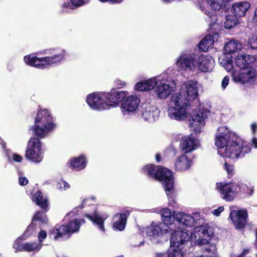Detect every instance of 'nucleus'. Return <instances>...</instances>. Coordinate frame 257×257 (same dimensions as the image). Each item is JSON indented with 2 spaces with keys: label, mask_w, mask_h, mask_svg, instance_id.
<instances>
[{
  "label": "nucleus",
  "mask_w": 257,
  "mask_h": 257,
  "mask_svg": "<svg viewBox=\"0 0 257 257\" xmlns=\"http://www.w3.org/2000/svg\"><path fill=\"white\" fill-rule=\"evenodd\" d=\"M217 148L220 156L233 160L243 158L246 153L250 152V149L245 147L244 142L235 134L232 135V139L225 145Z\"/></svg>",
  "instance_id": "1"
},
{
  "label": "nucleus",
  "mask_w": 257,
  "mask_h": 257,
  "mask_svg": "<svg viewBox=\"0 0 257 257\" xmlns=\"http://www.w3.org/2000/svg\"><path fill=\"white\" fill-rule=\"evenodd\" d=\"M55 124L53 123L52 117L47 109L39 110L35 118V124L30 130L35 135L42 138L48 132L54 128Z\"/></svg>",
  "instance_id": "2"
},
{
  "label": "nucleus",
  "mask_w": 257,
  "mask_h": 257,
  "mask_svg": "<svg viewBox=\"0 0 257 257\" xmlns=\"http://www.w3.org/2000/svg\"><path fill=\"white\" fill-rule=\"evenodd\" d=\"M171 100L174 106L168 109L170 118L177 120L184 119L187 116L189 99L183 94L177 93L172 96Z\"/></svg>",
  "instance_id": "3"
},
{
  "label": "nucleus",
  "mask_w": 257,
  "mask_h": 257,
  "mask_svg": "<svg viewBox=\"0 0 257 257\" xmlns=\"http://www.w3.org/2000/svg\"><path fill=\"white\" fill-rule=\"evenodd\" d=\"M25 157L29 161L40 163L43 158L42 144L39 138L32 137L28 143Z\"/></svg>",
  "instance_id": "4"
},
{
  "label": "nucleus",
  "mask_w": 257,
  "mask_h": 257,
  "mask_svg": "<svg viewBox=\"0 0 257 257\" xmlns=\"http://www.w3.org/2000/svg\"><path fill=\"white\" fill-rule=\"evenodd\" d=\"M156 178L162 182L169 200L173 199L172 194L174 192V179L172 172L167 168H158L156 172Z\"/></svg>",
  "instance_id": "5"
},
{
  "label": "nucleus",
  "mask_w": 257,
  "mask_h": 257,
  "mask_svg": "<svg viewBox=\"0 0 257 257\" xmlns=\"http://www.w3.org/2000/svg\"><path fill=\"white\" fill-rule=\"evenodd\" d=\"M63 57V54H59L38 58L34 55H30L26 56L24 57V60L27 64L31 66L44 68L46 65H50L59 62Z\"/></svg>",
  "instance_id": "6"
},
{
  "label": "nucleus",
  "mask_w": 257,
  "mask_h": 257,
  "mask_svg": "<svg viewBox=\"0 0 257 257\" xmlns=\"http://www.w3.org/2000/svg\"><path fill=\"white\" fill-rule=\"evenodd\" d=\"M198 54L194 53L183 52L178 58L176 64L180 71H195Z\"/></svg>",
  "instance_id": "7"
},
{
  "label": "nucleus",
  "mask_w": 257,
  "mask_h": 257,
  "mask_svg": "<svg viewBox=\"0 0 257 257\" xmlns=\"http://www.w3.org/2000/svg\"><path fill=\"white\" fill-rule=\"evenodd\" d=\"M155 89V95L159 99H165L168 97L176 87L175 81L171 78L163 80L157 85Z\"/></svg>",
  "instance_id": "8"
},
{
  "label": "nucleus",
  "mask_w": 257,
  "mask_h": 257,
  "mask_svg": "<svg viewBox=\"0 0 257 257\" xmlns=\"http://www.w3.org/2000/svg\"><path fill=\"white\" fill-rule=\"evenodd\" d=\"M84 222L83 219L74 220L69 222L68 225H61L58 228L53 230L54 237L57 239L59 237L70 235L79 230L80 225Z\"/></svg>",
  "instance_id": "9"
},
{
  "label": "nucleus",
  "mask_w": 257,
  "mask_h": 257,
  "mask_svg": "<svg viewBox=\"0 0 257 257\" xmlns=\"http://www.w3.org/2000/svg\"><path fill=\"white\" fill-rule=\"evenodd\" d=\"M217 188L220 192L222 198L229 201L236 196L241 187L238 184L220 183L219 186L217 184Z\"/></svg>",
  "instance_id": "10"
},
{
  "label": "nucleus",
  "mask_w": 257,
  "mask_h": 257,
  "mask_svg": "<svg viewBox=\"0 0 257 257\" xmlns=\"http://www.w3.org/2000/svg\"><path fill=\"white\" fill-rule=\"evenodd\" d=\"M206 112L198 110L194 112L189 119V125L191 128L196 132H199L201 128L205 125V119L207 118Z\"/></svg>",
  "instance_id": "11"
},
{
  "label": "nucleus",
  "mask_w": 257,
  "mask_h": 257,
  "mask_svg": "<svg viewBox=\"0 0 257 257\" xmlns=\"http://www.w3.org/2000/svg\"><path fill=\"white\" fill-rule=\"evenodd\" d=\"M104 93H93L87 96V102L89 106L94 109L105 108L106 103Z\"/></svg>",
  "instance_id": "12"
},
{
  "label": "nucleus",
  "mask_w": 257,
  "mask_h": 257,
  "mask_svg": "<svg viewBox=\"0 0 257 257\" xmlns=\"http://www.w3.org/2000/svg\"><path fill=\"white\" fill-rule=\"evenodd\" d=\"M229 217L235 227L237 229H241L246 223L247 214L245 210H232Z\"/></svg>",
  "instance_id": "13"
},
{
  "label": "nucleus",
  "mask_w": 257,
  "mask_h": 257,
  "mask_svg": "<svg viewBox=\"0 0 257 257\" xmlns=\"http://www.w3.org/2000/svg\"><path fill=\"white\" fill-rule=\"evenodd\" d=\"M142 113L145 120L152 122L159 117L160 110L156 106L145 102L142 104Z\"/></svg>",
  "instance_id": "14"
},
{
  "label": "nucleus",
  "mask_w": 257,
  "mask_h": 257,
  "mask_svg": "<svg viewBox=\"0 0 257 257\" xmlns=\"http://www.w3.org/2000/svg\"><path fill=\"white\" fill-rule=\"evenodd\" d=\"M140 103V98L136 95H131L127 97L121 105V111L124 115L135 112Z\"/></svg>",
  "instance_id": "15"
},
{
  "label": "nucleus",
  "mask_w": 257,
  "mask_h": 257,
  "mask_svg": "<svg viewBox=\"0 0 257 257\" xmlns=\"http://www.w3.org/2000/svg\"><path fill=\"white\" fill-rule=\"evenodd\" d=\"M199 141L192 136H186L181 140L180 148L185 154L190 153L199 147Z\"/></svg>",
  "instance_id": "16"
},
{
  "label": "nucleus",
  "mask_w": 257,
  "mask_h": 257,
  "mask_svg": "<svg viewBox=\"0 0 257 257\" xmlns=\"http://www.w3.org/2000/svg\"><path fill=\"white\" fill-rule=\"evenodd\" d=\"M197 83V81L189 80L181 85L182 92L187 95L189 100L194 99L198 95Z\"/></svg>",
  "instance_id": "17"
},
{
  "label": "nucleus",
  "mask_w": 257,
  "mask_h": 257,
  "mask_svg": "<svg viewBox=\"0 0 257 257\" xmlns=\"http://www.w3.org/2000/svg\"><path fill=\"white\" fill-rule=\"evenodd\" d=\"M233 133H230L225 126H221L218 127L216 134L215 144L217 147L225 145L228 141L232 139V135Z\"/></svg>",
  "instance_id": "18"
},
{
  "label": "nucleus",
  "mask_w": 257,
  "mask_h": 257,
  "mask_svg": "<svg viewBox=\"0 0 257 257\" xmlns=\"http://www.w3.org/2000/svg\"><path fill=\"white\" fill-rule=\"evenodd\" d=\"M104 94V102L106 106H115L121 102L126 96L125 93L123 91H113Z\"/></svg>",
  "instance_id": "19"
},
{
  "label": "nucleus",
  "mask_w": 257,
  "mask_h": 257,
  "mask_svg": "<svg viewBox=\"0 0 257 257\" xmlns=\"http://www.w3.org/2000/svg\"><path fill=\"white\" fill-rule=\"evenodd\" d=\"M197 63L196 70L198 69L204 72L210 71L214 66V62L212 58L203 55H198Z\"/></svg>",
  "instance_id": "20"
},
{
  "label": "nucleus",
  "mask_w": 257,
  "mask_h": 257,
  "mask_svg": "<svg viewBox=\"0 0 257 257\" xmlns=\"http://www.w3.org/2000/svg\"><path fill=\"white\" fill-rule=\"evenodd\" d=\"M169 226H166L162 223L158 224H152L151 226L148 228L147 234L149 236L158 237L163 235L169 232Z\"/></svg>",
  "instance_id": "21"
},
{
  "label": "nucleus",
  "mask_w": 257,
  "mask_h": 257,
  "mask_svg": "<svg viewBox=\"0 0 257 257\" xmlns=\"http://www.w3.org/2000/svg\"><path fill=\"white\" fill-rule=\"evenodd\" d=\"M198 232L201 244H206L213 235L212 228L207 225H203L196 228Z\"/></svg>",
  "instance_id": "22"
},
{
  "label": "nucleus",
  "mask_w": 257,
  "mask_h": 257,
  "mask_svg": "<svg viewBox=\"0 0 257 257\" xmlns=\"http://www.w3.org/2000/svg\"><path fill=\"white\" fill-rule=\"evenodd\" d=\"M254 61V58L251 55H238L235 57L234 63L235 65L240 69H245Z\"/></svg>",
  "instance_id": "23"
},
{
  "label": "nucleus",
  "mask_w": 257,
  "mask_h": 257,
  "mask_svg": "<svg viewBox=\"0 0 257 257\" xmlns=\"http://www.w3.org/2000/svg\"><path fill=\"white\" fill-rule=\"evenodd\" d=\"M250 7L248 2H244L235 3L232 7V13L236 17H243Z\"/></svg>",
  "instance_id": "24"
},
{
  "label": "nucleus",
  "mask_w": 257,
  "mask_h": 257,
  "mask_svg": "<svg viewBox=\"0 0 257 257\" xmlns=\"http://www.w3.org/2000/svg\"><path fill=\"white\" fill-rule=\"evenodd\" d=\"M32 200L36 204L40 206L46 212L48 210V199L47 197H44L41 192H36L33 196Z\"/></svg>",
  "instance_id": "25"
},
{
  "label": "nucleus",
  "mask_w": 257,
  "mask_h": 257,
  "mask_svg": "<svg viewBox=\"0 0 257 257\" xmlns=\"http://www.w3.org/2000/svg\"><path fill=\"white\" fill-rule=\"evenodd\" d=\"M256 72L252 69L247 72L240 73L237 76H235L234 79L235 81L241 83H249L253 81V79L256 77Z\"/></svg>",
  "instance_id": "26"
},
{
  "label": "nucleus",
  "mask_w": 257,
  "mask_h": 257,
  "mask_svg": "<svg viewBox=\"0 0 257 257\" xmlns=\"http://www.w3.org/2000/svg\"><path fill=\"white\" fill-rule=\"evenodd\" d=\"M42 247L41 243L36 242H26L23 244L18 245L15 247L17 251H25L28 252H37Z\"/></svg>",
  "instance_id": "27"
},
{
  "label": "nucleus",
  "mask_w": 257,
  "mask_h": 257,
  "mask_svg": "<svg viewBox=\"0 0 257 257\" xmlns=\"http://www.w3.org/2000/svg\"><path fill=\"white\" fill-rule=\"evenodd\" d=\"M157 83L156 78H152L148 80L137 83L135 88L136 90L139 91H149L153 89L156 85Z\"/></svg>",
  "instance_id": "28"
},
{
  "label": "nucleus",
  "mask_w": 257,
  "mask_h": 257,
  "mask_svg": "<svg viewBox=\"0 0 257 257\" xmlns=\"http://www.w3.org/2000/svg\"><path fill=\"white\" fill-rule=\"evenodd\" d=\"M129 215L128 211L124 214H116L113 217V227L118 230H122L125 227L126 217Z\"/></svg>",
  "instance_id": "29"
},
{
  "label": "nucleus",
  "mask_w": 257,
  "mask_h": 257,
  "mask_svg": "<svg viewBox=\"0 0 257 257\" xmlns=\"http://www.w3.org/2000/svg\"><path fill=\"white\" fill-rule=\"evenodd\" d=\"M191 165V162L190 160L184 155L178 157L175 163L176 169L180 171L188 169Z\"/></svg>",
  "instance_id": "30"
},
{
  "label": "nucleus",
  "mask_w": 257,
  "mask_h": 257,
  "mask_svg": "<svg viewBox=\"0 0 257 257\" xmlns=\"http://www.w3.org/2000/svg\"><path fill=\"white\" fill-rule=\"evenodd\" d=\"M173 215L177 221L185 226H190L194 223V219L193 217L184 213L180 212L175 215Z\"/></svg>",
  "instance_id": "31"
},
{
  "label": "nucleus",
  "mask_w": 257,
  "mask_h": 257,
  "mask_svg": "<svg viewBox=\"0 0 257 257\" xmlns=\"http://www.w3.org/2000/svg\"><path fill=\"white\" fill-rule=\"evenodd\" d=\"M43 212H44L43 211ZM44 212H42L41 211H37L34 214L32 221L30 225L28 227L25 233L27 232H29L31 230H34V229L36 227V224L34 223L35 221H39L41 223H47L48 222L47 218L46 216L44 214Z\"/></svg>",
  "instance_id": "32"
},
{
  "label": "nucleus",
  "mask_w": 257,
  "mask_h": 257,
  "mask_svg": "<svg viewBox=\"0 0 257 257\" xmlns=\"http://www.w3.org/2000/svg\"><path fill=\"white\" fill-rule=\"evenodd\" d=\"M160 214L162 217V221L163 225L168 226L169 225L173 224L174 218L172 217V212L170 209L165 208L160 211Z\"/></svg>",
  "instance_id": "33"
},
{
  "label": "nucleus",
  "mask_w": 257,
  "mask_h": 257,
  "mask_svg": "<svg viewBox=\"0 0 257 257\" xmlns=\"http://www.w3.org/2000/svg\"><path fill=\"white\" fill-rule=\"evenodd\" d=\"M214 43L211 35L206 36L204 39L199 43V49L203 51H207L209 48L211 47Z\"/></svg>",
  "instance_id": "34"
},
{
  "label": "nucleus",
  "mask_w": 257,
  "mask_h": 257,
  "mask_svg": "<svg viewBox=\"0 0 257 257\" xmlns=\"http://www.w3.org/2000/svg\"><path fill=\"white\" fill-rule=\"evenodd\" d=\"M241 44L238 41L232 40L227 43L224 46L226 53H232L241 49Z\"/></svg>",
  "instance_id": "35"
},
{
  "label": "nucleus",
  "mask_w": 257,
  "mask_h": 257,
  "mask_svg": "<svg viewBox=\"0 0 257 257\" xmlns=\"http://www.w3.org/2000/svg\"><path fill=\"white\" fill-rule=\"evenodd\" d=\"M70 166L77 170L84 169L86 166V160L85 158L81 156L78 158L74 159L71 161Z\"/></svg>",
  "instance_id": "36"
},
{
  "label": "nucleus",
  "mask_w": 257,
  "mask_h": 257,
  "mask_svg": "<svg viewBox=\"0 0 257 257\" xmlns=\"http://www.w3.org/2000/svg\"><path fill=\"white\" fill-rule=\"evenodd\" d=\"M239 24V21L235 16L227 15L224 22V27L227 29H231Z\"/></svg>",
  "instance_id": "37"
},
{
  "label": "nucleus",
  "mask_w": 257,
  "mask_h": 257,
  "mask_svg": "<svg viewBox=\"0 0 257 257\" xmlns=\"http://www.w3.org/2000/svg\"><path fill=\"white\" fill-rule=\"evenodd\" d=\"M87 217L94 224L97 226L98 228L101 231L104 232L105 231L104 227V219H102V218L98 214L95 213L93 216L88 215Z\"/></svg>",
  "instance_id": "38"
},
{
  "label": "nucleus",
  "mask_w": 257,
  "mask_h": 257,
  "mask_svg": "<svg viewBox=\"0 0 257 257\" xmlns=\"http://www.w3.org/2000/svg\"><path fill=\"white\" fill-rule=\"evenodd\" d=\"M207 4L212 10H219L226 6L225 0H206Z\"/></svg>",
  "instance_id": "39"
},
{
  "label": "nucleus",
  "mask_w": 257,
  "mask_h": 257,
  "mask_svg": "<svg viewBox=\"0 0 257 257\" xmlns=\"http://www.w3.org/2000/svg\"><path fill=\"white\" fill-rule=\"evenodd\" d=\"M89 0H67L62 5V7L73 9L75 7H79L88 2Z\"/></svg>",
  "instance_id": "40"
},
{
  "label": "nucleus",
  "mask_w": 257,
  "mask_h": 257,
  "mask_svg": "<svg viewBox=\"0 0 257 257\" xmlns=\"http://www.w3.org/2000/svg\"><path fill=\"white\" fill-rule=\"evenodd\" d=\"M159 166H155L154 165H147L145 166L143 169L142 172L144 174L148 175L149 177L155 179L156 178V172Z\"/></svg>",
  "instance_id": "41"
},
{
  "label": "nucleus",
  "mask_w": 257,
  "mask_h": 257,
  "mask_svg": "<svg viewBox=\"0 0 257 257\" xmlns=\"http://www.w3.org/2000/svg\"><path fill=\"white\" fill-rule=\"evenodd\" d=\"M170 242L173 246L178 248H180L181 245L184 244L181 237L176 236V231H175L173 234H172Z\"/></svg>",
  "instance_id": "42"
},
{
  "label": "nucleus",
  "mask_w": 257,
  "mask_h": 257,
  "mask_svg": "<svg viewBox=\"0 0 257 257\" xmlns=\"http://www.w3.org/2000/svg\"><path fill=\"white\" fill-rule=\"evenodd\" d=\"M157 257H183V255L180 250H172L167 254H158Z\"/></svg>",
  "instance_id": "43"
},
{
  "label": "nucleus",
  "mask_w": 257,
  "mask_h": 257,
  "mask_svg": "<svg viewBox=\"0 0 257 257\" xmlns=\"http://www.w3.org/2000/svg\"><path fill=\"white\" fill-rule=\"evenodd\" d=\"M176 236L181 237V238L185 243V242H187L190 239V235L188 234V233L183 230H177L176 231Z\"/></svg>",
  "instance_id": "44"
},
{
  "label": "nucleus",
  "mask_w": 257,
  "mask_h": 257,
  "mask_svg": "<svg viewBox=\"0 0 257 257\" xmlns=\"http://www.w3.org/2000/svg\"><path fill=\"white\" fill-rule=\"evenodd\" d=\"M57 187L60 190H65L70 187V185L68 183L62 180L58 182Z\"/></svg>",
  "instance_id": "45"
},
{
  "label": "nucleus",
  "mask_w": 257,
  "mask_h": 257,
  "mask_svg": "<svg viewBox=\"0 0 257 257\" xmlns=\"http://www.w3.org/2000/svg\"><path fill=\"white\" fill-rule=\"evenodd\" d=\"M248 45L252 49H257V37L254 36L250 38L248 40Z\"/></svg>",
  "instance_id": "46"
},
{
  "label": "nucleus",
  "mask_w": 257,
  "mask_h": 257,
  "mask_svg": "<svg viewBox=\"0 0 257 257\" xmlns=\"http://www.w3.org/2000/svg\"><path fill=\"white\" fill-rule=\"evenodd\" d=\"M204 250L207 252H211L214 254L216 252L217 248L215 244H209L205 247Z\"/></svg>",
  "instance_id": "47"
},
{
  "label": "nucleus",
  "mask_w": 257,
  "mask_h": 257,
  "mask_svg": "<svg viewBox=\"0 0 257 257\" xmlns=\"http://www.w3.org/2000/svg\"><path fill=\"white\" fill-rule=\"evenodd\" d=\"M222 64L223 66L225 69L229 71L232 69L233 65L232 64V60H228L227 61H224V62H220Z\"/></svg>",
  "instance_id": "48"
},
{
  "label": "nucleus",
  "mask_w": 257,
  "mask_h": 257,
  "mask_svg": "<svg viewBox=\"0 0 257 257\" xmlns=\"http://www.w3.org/2000/svg\"><path fill=\"white\" fill-rule=\"evenodd\" d=\"M224 168L229 175H232L234 172V167L232 165H228L226 163L224 164Z\"/></svg>",
  "instance_id": "49"
},
{
  "label": "nucleus",
  "mask_w": 257,
  "mask_h": 257,
  "mask_svg": "<svg viewBox=\"0 0 257 257\" xmlns=\"http://www.w3.org/2000/svg\"><path fill=\"white\" fill-rule=\"evenodd\" d=\"M47 236V233L45 231L42 230L38 234V238L39 240L41 243L43 241V239H45Z\"/></svg>",
  "instance_id": "50"
},
{
  "label": "nucleus",
  "mask_w": 257,
  "mask_h": 257,
  "mask_svg": "<svg viewBox=\"0 0 257 257\" xmlns=\"http://www.w3.org/2000/svg\"><path fill=\"white\" fill-rule=\"evenodd\" d=\"M224 210V207L223 206H219L217 209L214 210L213 211V214L215 216H219L221 212H222Z\"/></svg>",
  "instance_id": "51"
},
{
  "label": "nucleus",
  "mask_w": 257,
  "mask_h": 257,
  "mask_svg": "<svg viewBox=\"0 0 257 257\" xmlns=\"http://www.w3.org/2000/svg\"><path fill=\"white\" fill-rule=\"evenodd\" d=\"M228 82H229V77L228 76H226L223 78V79L222 81V83H221L222 87L223 88H225L228 84Z\"/></svg>",
  "instance_id": "52"
},
{
  "label": "nucleus",
  "mask_w": 257,
  "mask_h": 257,
  "mask_svg": "<svg viewBox=\"0 0 257 257\" xmlns=\"http://www.w3.org/2000/svg\"><path fill=\"white\" fill-rule=\"evenodd\" d=\"M19 181L20 185H26L28 183V180L26 177H19Z\"/></svg>",
  "instance_id": "53"
},
{
  "label": "nucleus",
  "mask_w": 257,
  "mask_h": 257,
  "mask_svg": "<svg viewBox=\"0 0 257 257\" xmlns=\"http://www.w3.org/2000/svg\"><path fill=\"white\" fill-rule=\"evenodd\" d=\"M13 159L17 162H21L22 161V157L18 154H14L13 155Z\"/></svg>",
  "instance_id": "54"
},
{
  "label": "nucleus",
  "mask_w": 257,
  "mask_h": 257,
  "mask_svg": "<svg viewBox=\"0 0 257 257\" xmlns=\"http://www.w3.org/2000/svg\"><path fill=\"white\" fill-rule=\"evenodd\" d=\"M115 83L118 88H121L125 85V82L120 80H116Z\"/></svg>",
  "instance_id": "55"
},
{
  "label": "nucleus",
  "mask_w": 257,
  "mask_h": 257,
  "mask_svg": "<svg viewBox=\"0 0 257 257\" xmlns=\"http://www.w3.org/2000/svg\"><path fill=\"white\" fill-rule=\"evenodd\" d=\"M99 1L102 2L109 1L111 3H120L123 1V0H99Z\"/></svg>",
  "instance_id": "56"
},
{
  "label": "nucleus",
  "mask_w": 257,
  "mask_h": 257,
  "mask_svg": "<svg viewBox=\"0 0 257 257\" xmlns=\"http://www.w3.org/2000/svg\"><path fill=\"white\" fill-rule=\"evenodd\" d=\"M251 126L252 131L253 133L254 134L257 129V124L256 123H254L251 124Z\"/></svg>",
  "instance_id": "57"
},
{
  "label": "nucleus",
  "mask_w": 257,
  "mask_h": 257,
  "mask_svg": "<svg viewBox=\"0 0 257 257\" xmlns=\"http://www.w3.org/2000/svg\"><path fill=\"white\" fill-rule=\"evenodd\" d=\"M252 144L254 146L255 148H257V139L256 138H253L252 139Z\"/></svg>",
  "instance_id": "58"
},
{
  "label": "nucleus",
  "mask_w": 257,
  "mask_h": 257,
  "mask_svg": "<svg viewBox=\"0 0 257 257\" xmlns=\"http://www.w3.org/2000/svg\"><path fill=\"white\" fill-rule=\"evenodd\" d=\"M254 245L257 248V229L255 230V240L254 242Z\"/></svg>",
  "instance_id": "59"
},
{
  "label": "nucleus",
  "mask_w": 257,
  "mask_h": 257,
  "mask_svg": "<svg viewBox=\"0 0 257 257\" xmlns=\"http://www.w3.org/2000/svg\"><path fill=\"white\" fill-rule=\"evenodd\" d=\"M156 159L157 162H159L160 161V156L159 154H157L156 155Z\"/></svg>",
  "instance_id": "60"
},
{
  "label": "nucleus",
  "mask_w": 257,
  "mask_h": 257,
  "mask_svg": "<svg viewBox=\"0 0 257 257\" xmlns=\"http://www.w3.org/2000/svg\"><path fill=\"white\" fill-rule=\"evenodd\" d=\"M253 188H251L250 189H249V192H248V194L251 195L252 194L253 192Z\"/></svg>",
  "instance_id": "61"
},
{
  "label": "nucleus",
  "mask_w": 257,
  "mask_h": 257,
  "mask_svg": "<svg viewBox=\"0 0 257 257\" xmlns=\"http://www.w3.org/2000/svg\"><path fill=\"white\" fill-rule=\"evenodd\" d=\"M2 147H3V148L4 149H5L6 146V143H2Z\"/></svg>",
  "instance_id": "62"
},
{
  "label": "nucleus",
  "mask_w": 257,
  "mask_h": 257,
  "mask_svg": "<svg viewBox=\"0 0 257 257\" xmlns=\"http://www.w3.org/2000/svg\"><path fill=\"white\" fill-rule=\"evenodd\" d=\"M254 15H255V16L257 17V8L256 9V10L254 12Z\"/></svg>",
  "instance_id": "63"
},
{
  "label": "nucleus",
  "mask_w": 257,
  "mask_h": 257,
  "mask_svg": "<svg viewBox=\"0 0 257 257\" xmlns=\"http://www.w3.org/2000/svg\"><path fill=\"white\" fill-rule=\"evenodd\" d=\"M173 0H163L164 2H170L171 1H172Z\"/></svg>",
  "instance_id": "64"
}]
</instances>
